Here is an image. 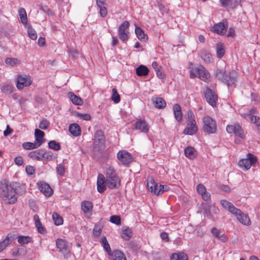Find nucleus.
I'll return each mask as SVG.
<instances>
[{
	"instance_id": "nucleus-17",
	"label": "nucleus",
	"mask_w": 260,
	"mask_h": 260,
	"mask_svg": "<svg viewBox=\"0 0 260 260\" xmlns=\"http://www.w3.org/2000/svg\"><path fill=\"white\" fill-rule=\"evenodd\" d=\"M237 81V77L233 73H227L222 80V82L225 83L229 87H235V82Z\"/></svg>"
},
{
	"instance_id": "nucleus-15",
	"label": "nucleus",
	"mask_w": 260,
	"mask_h": 260,
	"mask_svg": "<svg viewBox=\"0 0 260 260\" xmlns=\"http://www.w3.org/2000/svg\"><path fill=\"white\" fill-rule=\"evenodd\" d=\"M198 129L195 120H192L187 123V126L183 131V133L185 135H192L198 131Z\"/></svg>"
},
{
	"instance_id": "nucleus-55",
	"label": "nucleus",
	"mask_w": 260,
	"mask_h": 260,
	"mask_svg": "<svg viewBox=\"0 0 260 260\" xmlns=\"http://www.w3.org/2000/svg\"><path fill=\"white\" fill-rule=\"evenodd\" d=\"M197 192L201 195L206 191L205 187L202 184H200L197 186Z\"/></svg>"
},
{
	"instance_id": "nucleus-13",
	"label": "nucleus",
	"mask_w": 260,
	"mask_h": 260,
	"mask_svg": "<svg viewBox=\"0 0 260 260\" xmlns=\"http://www.w3.org/2000/svg\"><path fill=\"white\" fill-rule=\"evenodd\" d=\"M241 0H219L220 6L226 9H234L241 4Z\"/></svg>"
},
{
	"instance_id": "nucleus-60",
	"label": "nucleus",
	"mask_w": 260,
	"mask_h": 260,
	"mask_svg": "<svg viewBox=\"0 0 260 260\" xmlns=\"http://www.w3.org/2000/svg\"><path fill=\"white\" fill-rule=\"evenodd\" d=\"M202 199L205 201H211V194L207 191L202 195Z\"/></svg>"
},
{
	"instance_id": "nucleus-19",
	"label": "nucleus",
	"mask_w": 260,
	"mask_h": 260,
	"mask_svg": "<svg viewBox=\"0 0 260 260\" xmlns=\"http://www.w3.org/2000/svg\"><path fill=\"white\" fill-rule=\"evenodd\" d=\"M106 180L105 176L100 174L98 175L97 179V190L99 192L103 193L106 189Z\"/></svg>"
},
{
	"instance_id": "nucleus-30",
	"label": "nucleus",
	"mask_w": 260,
	"mask_h": 260,
	"mask_svg": "<svg viewBox=\"0 0 260 260\" xmlns=\"http://www.w3.org/2000/svg\"><path fill=\"white\" fill-rule=\"evenodd\" d=\"M56 244L59 251L65 252L67 250V242L62 239H57L56 241Z\"/></svg>"
},
{
	"instance_id": "nucleus-56",
	"label": "nucleus",
	"mask_w": 260,
	"mask_h": 260,
	"mask_svg": "<svg viewBox=\"0 0 260 260\" xmlns=\"http://www.w3.org/2000/svg\"><path fill=\"white\" fill-rule=\"evenodd\" d=\"M25 171L28 175H31L35 172V169L33 166H27L25 168Z\"/></svg>"
},
{
	"instance_id": "nucleus-1",
	"label": "nucleus",
	"mask_w": 260,
	"mask_h": 260,
	"mask_svg": "<svg viewBox=\"0 0 260 260\" xmlns=\"http://www.w3.org/2000/svg\"><path fill=\"white\" fill-rule=\"evenodd\" d=\"M16 184H10L6 179L0 181V197L7 204H14L17 201Z\"/></svg>"
},
{
	"instance_id": "nucleus-40",
	"label": "nucleus",
	"mask_w": 260,
	"mask_h": 260,
	"mask_svg": "<svg viewBox=\"0 0 260 260\" xmlns=\"http://www.w3.org/2000/svg\"><path fill=\"white\" fill-rule=\"evenodd\" d=\"M111 99L116 104L119 103L120 101V95L117 92V91L116 88L112 89V94Z\"/></svg>"
},
{
	"instance_id": "nucleus-53",
	"label": "nucleus",
	"mask_w": 260,
	"mask_h": 260,
	"mask_svg": "<svg viewBox=\"0 0 260 260\" xmlns=\"http://www.w3.org/2000/svg\"><path fill=\"white\" fill-rule=\"evenodd\" d=\"M49 124L50 122L48 120L44 119L40 123L39 127L42 129H47Z\"/></svg>"
},
{
	"instance_id": "nucleus-8",
	"label": "nucleus",
	"mask_w": 260,
	"mask_h": 260,
	"mask_svg": "<svg viewBox=\"0 0 260 260\" xmlns=\"http://www.w3.org/2000/svg\"><path fill=\"white\" fill-rule=\"evenodd\" d=\"M226 129L229 134L234 133L236 136L243 139L245 137V133L242 127L239 124L228 125Z\"/></svg>"
},
{
	"instance_id": "nucleus-18",
	"label": "nucleus",
	"mask_w": 260,
	"mask_h": 260,
	"mask_svg": "<svg viewBox=\"0 0 260 260\" xmlns=\"http://www.w3.org/2000/svg\"><path fill=\"white\" fill-rule=\"evenodd\" d=\"M39 189L46 197H50L53 193V190L46 182H41L38 184Z\"/></svg>"
},
{
	"instance_id": "nucleus-45",
	"label": "nucleus",
	"mask_w": 260,
	"mask_h": 260,
	"mask_svg": "<svg viewBox=\"0 0 260 260\" xmlns=\"http://www.w3.org/2000/svg\"><path fill=\"white\" fill-rule=\"evenodd\" d=\"M31 241L29 236H19L18 237V242L21 244H27Z\"/></svg>"
},
{
	"instance_id": "nucleus-5",
	"label": "nucleus",
	"mask_w": 260,
	"mask_h": 260,
	"mask_svg": "<svg viewBox=\"0 0 260 260\" xmlns=\"http://www.w3.org/2000/svg\"><path fill=\"white\" fill-rule=\"evenodd\" d=\"M203 131L207 134H215L217 130V124L215 120L209 116L203 118Z\"/></svg>"
},
{
	"instance_id": "nucleus-48",
	"label": "nucleus",
	"mask_w": 260,
	"mask_h": 260,
	"mask_svg": "<svg viewBox=\"0 0 260 260\" xmlns=\"http://www.w3.org/2000/svg\"><path fill=\"white\" fill-rule=\"evenodd\" d=\"M27 33L29 37L33 40H35L37 38V35L36 31L32 28L31 26H28Z\"/></svg>"
},
{
	"instance_id": "nucleus-34",
	"label": "nucleus",
	"mask_w": 260,
	"mask_h": 260,
	"mask_svg": "<svg viewBox=\"0 0 260 260\" xmlns=\"http://www.w3.org/2000/svg\"><path fill=\"white\" fill-rule=\"evenodd\" d=\"M148 72V69L144 65H140L136 69V73L139 76H146Z\"/></svg>"
},
{
	"instance_id": "nucleus-43",
	"label": "nucleus",
	"mask_w": 260,
	"mask_h": 260,
	"mask_svg": "<svg viewBox=\"0 0 260 260\" xmlns=\"http://www.w3.org/2000/svg\"><path fill=\"white\" fill-rule=\"evenodd\" d=\"M122 238L125 240H129L132 237V231L131 229L127 228L123 231Z\"/></svg>"
},
{
	"instance_id": "nucleus-24",
	"label": "nucleus",
	"mask_w": 260,
	"mask_h": 260,
	"mask_svg": "<svg viewBox=\"0 0 260 260\" xmlns=\"http://www.w3.org/2000/svg\"><path fill=\"white\" fill-rule=\"evenodd\" d=\"M69 130L71 134L75 137H77L81 135V128L79 124L77 123L71 124L69 127Z\"/></svg>"
},
{
	"instance_id": "nucleus-33",
	"label": "nucleus",
	"mask_w": 260,
	"mask_h": 260,
	"mask_svg": "<svg viewBox=\"0 0 260 260\" xmlns=\"http://www.w3.org/2000/svg\"><path fill=\"white\" fill-rule=\"evenodd\" d=\"M43 160H46L48 161H51L52 160H54L57 158V154L53 153L51 151H45L43 150Z\"/></svg>"
},
{
	"instance_id": "nucleus-39",
	"label": "nucleus",
	"mask_w": 260,
	"mask_h": 260,
	"mask_svg": "<svg viewBox=\"0 0 260 260\" xmlns=\"http://www.w3.org/2000/svg\"><path fill=\"white\" fill-rule=\"evenodd\" d=\"M13 87L12 85L4 84L1 87V90L3 92L6 94H10L13 91Z\"/></svg>"
},
{
	"instance_id": "nucleus-27",
	"label": "nucleus",
	"mask_w": 260,
	"mask_h": 260,
	"mask_svg": "<svg viewBox=\"0 0 260 260\" xmlns=\"http://www.w3.org/2000/svg\"><path fill=\"white\" fill-rule=\"evenodd\" d=\"M135 33L138 39L141 41L146 42L148 40L147 35H146L143 30L140 27L136 26Z\"/></svg>"
},
{
	"instance_id": "nucleus-29",
	"label": "nucleus",
	"mask_w": 260,
	"mask_h": 260,
	"mask_svg": "<svg viewBox=\"0 0 260 260\" xmlns=\"http://www.w3.org/2000/svg\"><path fill=\"white\" fill-rule=\"evenodd\" d=\"M100 242L103 246L104 249L107 251L109 255H113L110 246L108 242L106 237H103L100 240Z\"/></svg>"
},
{
	"instance_id": "nucleus-50",
	"label": "nucleus",
	"mask_w": 260,
	"mask_h": 260,
	"mask_svg": "<svg viewBox=\"0 0 260 260\" xmlns=\"http://www.w3.org/2000/svg\"><path fill=\"white\" fill-rule=\"evenodd\" d=\"M110 221L115 224L119 225L121 223V219L119 216L112 215L110 217Z\"/></svg>"
},
{
	"instance_id": "nucleus-47",
	"label": "nucleus",
	"mask_w": 260,
	"mask_h": 260,
	"mask_svg": "<svg viewBox=\"0 0 260 260\" xmlns=\"http://www.w3.org/2000/svg\"><path fill=\"white\" fill-rule=\"evenodd\" d=\"M5 62L7 64L10 65L11 66H14L20 63V61L16 58H7L5 60Z\"/></svg>"
},
{
	"instance_id": "nucleus-25",
	"label": "nucleus",
	"mask_w": 260,
	"mask_h": 260,
	"mask_svg": "<svg viewBox=\"0 0 260 260\" xmlns=\"http://www.w3.org/2000/svg\"><path fill=\"white\" fill-rule=\"evenodd\" d=\"M173 112L175 119L180 122L182 118V114L181 112V108L180 106L176 104L173 106Z\"/></svg>"
},
{
	"instance_id": "nucleus-3",
	"label": "nucleus",
	"mask_w": 260,
	"mask_h": 260,
	"mask_svg": "<svg viewBox=\"0 0 260 260\" xmlns=\"http://www.w3.org/2000/svg\"><path fill=\"white\" fill-rule=\"evenodd\" d=\"M105 179L106 186L110 189L118 188L120 185V180L114 169L109 167L106 169Z\"/></svg>"
},
{
	"instance_id": "nucleus-14",
	"label": "nucleus",
	"mask_w": 260,
	"mask_h": 260,
	"mask_svg": "<svg viewBox=\"0 0 260 260\" xmlns=\"http://www.w3.org/2000/svg\"><path fill=\"white\" fill-rule=\"evenodd\" d=\"M117 157L124 165H127L132 161L131 154L125 150L119 151Z\"/></svg>"
},
{
	"instance_id": "nucleus-2",
	"label": "nucleus",
	"mask_w": 260,
	"mask_h": 260,
	"mask_svg": "<svg viewBox=\"0 0 260 260\" xmlns=\"http://www.w3.org/2000/svg\"><path fill=\"white\" fill-rule=\"evenodd\" d=\"M220 204L224 209L234 215L242 224L245 225L250 224L251 222L248 216L236 208L232 203L226 200H222L220 201Z\"/></svg>"
},
{
	"instance_id": "nucleus-37",
	"label": "nucleus",
	"mask_w": 260,
	"mask_h": 260,
	"mask_svg": "<svg viewBox=\"0 0 260 260\" xmlns=\"http://www.w3.org/2000/svg\"><path fill=\"white\" fill-rule=\"evenodd\" d=\"M22 147L24 149L31 150L37 148L39 147V146L37 145V144L36 142H24L22 144Z\"/></svg>"
},
{
	"instance_id": "nucleus-12",
	"label": "nucleus",
	"mask_w": 260,
	"mask_h": 260,
	"mask_svg": "<svg viewBox=\"0 0 260 260\" xmlns=\"http://www.w3.org/2000/svg\"><path fill=\"white\" fill-rule=\"evenodd\" d=\"M195 71L198 75L199 78L206 82L210 81V75L207 70L201 65H199L195 68Z\"/></svg>"
},
{
	"instance_id": "nucleus-59",
	"label": "nucleus",
	"mask_w": 260,
	"mask_h": 260,
	"mask_svg": "<svg viewBox=\"0 0 260 260\" xmlns=\"http://www.w3.org/2000/svg\"><path fill=\"white\" fill-rule=\"evenodd\" d=\"M36 228L38 232L41 234H45L46 233V230L44 226H43L41 222H40V225H36Z\"/></svg>"
},
{
	"instance_id": "nucleus-41",
	"label": "nucleus",
	"mask_w": 260,
	"mask_h": 260,
	"mask_svg": "<svg viewBox=\"0 0 260 260\" xmlns=\"http://www.w3.org/2000/svg\"><path fill=\"white\" fill-rule=\"evenodd\" d=\"M52 218L55 225H59L62 224L63 219L57 213H54L52 215Z\"/></svg>"
},
{
	"instance_id": "nucleus-22",
	"label": "nucleus",
	"mask_w": 260,
	"mask_h": 260,
	"mask_svg": "<svg viewBox=\"0 0 260 260\" xmlns=\"http://www.w3.org/2000/svg\"><path fill=\"white\" fill-rule=\"evenodd\" d=\"M44 133L39 129H36L35 131V142L39 147L44 143Z\"/></svg>"
},
{
	"instance_id": "nucleus-21",
	"label": "nucleus",
	"mask_w": 260,
	"mask_h": 260,
	"mask_svg": "<svg viewBox=\"0 0 260 260\" xmlns=\"http://www.w3.org/2000/svg\"><path fill=\"white\" fill-rule=\"evenodd\" d=\"M152 102L154 106L158 109H164L166 106V102L160 97H153Z\"/></svg>"
},
{
	"instance_id": "nucleus-31",
	"label": "nucleus",
	"mask_w": 260,
	"mask_h": 260,
	"mask_svg": "<svg viewBox=\"0 0 260 260\" xmlns=\"http://www.w3.org/2000/svg\"><path fill=\"white\" fill-rule=\"evenodd\" d=\"M68 96L74 104L76 105H81L82 104L83 102L82 99L75 95L73 92H69L68 93Z\"/></svg>"
},
{
	"instance_id": "nucleus-20",
	"label": "nucleus",
	"mask_w": 260,
	"mask_h": 260,
	"mask_svg": "<svg viewBox=\"0 0 260 260\" xmlns=\"http://www.w3.org/2000/svg\"><path fill=\"white\" fill-rule=\"evenodd\" d=\"M200 55L202 59L207 63H210L213 61L212 54L207 50L202 49L200 51Z\"/></svg>"
},
{
	"instance_id": "nucleus-32",
	"label": "nucleus",
	"mask_w": 260,
	"mask_h": 260,
	"mask_svg": "<svg viewBox=\"0 0 260 260\" xmlns=\"http://www.w3.org/2000/svg\"><path fill=\"white\" fill-rule=\"evenodd\" d=\"M184 154L189 159H193L196 157V150L191 146H188L184 149Z\"/></svg>"
},
{
	"instance_id": "nucleus-36",
	"label": "nucleus",
	"mask_w": 260,
	"mask_h": 260,
	"mask_svg": "<svg viewBox=\"0 0 260 260\" xmlns=\"http://www.w3.org/2000/svg\"><path fill=\"white\" fill-rule=\"evenodd\" d=\"M113 255H111L113 257L114 260H126V258L121 251L120 250H115L113 252H112Z\"/></svg>"
},
{
	"instance_id": "nucleus-52",
	"label": "nucleus",
	"mask_w": 260,
	"mask_h": 260,
	"mask_svg": "<svg viewBox=\"0 0 260 260\" xmlns=\"http://www.w3.org/2000/svg\"><path fill=\"white\" fill-rule=\"evenodd\" d=\"M65 172L64 166L62 164H59L56 167V172L60 176H63Z\"/></svg>"
},
{
	"instance_id": "nucleus-35",
	"label": "nucleus",
	"mask_w": 260,
	"mask_h": 260,
	"mask_svg": "<svg viewBox=\"0 0 260 260\" xmlns=\"http://www.w3.org/2000/svg\"><path fill=\"white\" fill-rule=\"evenodd\" d=\"M225 50L223 44L219 42L216 45V54L219 58H221L224 55Z\"/></svg>"
},
{
	"instance_id": "nucleus-23",
	"label": "nucleus",
	"mask_w": 260,
	"mask_h": 260,
	"mask_svg": "<svg viewBox=\"0 0 260 260\" xmlns=\"http://www.w3.org/2000/svg\"><path fill=\"white\" fill-rule=\"evenodd\" d=\"M43 149H39L34 151L30 152L28 153V156L29 157L31 158L34 160L39 161L43 160Z\"/></svg>"
},
{
	"instance_id": "nucleus-9",
	"label": "nucleus",
	"mask_w": 260,
	"mask_h": 260,
	"mask_svg": "<svg viewBox=\"0 0 260 260\" xmlns=\"http://www.w3.org/2000/svg\"><path fill=\"white\" fill-rule=\"evenodd\" d=\"M32 81L31 78L29 76L19 75L17 79V88L19 90H21L24 87H27L31 85Z\"/></svg>"
},
{
	"instance_id": "nucleus-6",
	"label": "nucleus",
	"mask_w": 260,
	"mask_h": 260,
	"mask_svg": "<svg viewBox=\"0 0 260 260\" xmlns=\"http://www.w3.org/2000/svg\"><path fill=\"white\" fill-rule=\"evenodd\" d=\"M256 160L257 158L255 156L251 153H248L246 158L242 159L239 160L238 165L240 168L247 170L256 163Z\"/></svg>"
},
{
	"instance_id": "nucleus-54",
	"label": "nucleus",
	"mask_w": 260,
	"mask_h": 260,
	"mask_svg": "<svg viewBox=\"0 0 260 260\" xmlns=\"http://www.w3.org/2000/svg\"><path fill=\"white\" fill-rule=\"evenodd\" d=\"M211 233L213 237L218 239L222 234L221 231L216 228H213L211 230Z\"/></svg>"
},
{
	"instance_id": "nucleus-44",
	"label": "nucleus",
	"mask_w": 260,
	"mask_h": 260,
	"mask_svg": "<svg viewBox=\"0 0 260 260\" xmlns=\"http://www.w3.org/2000/svg\"><path fill=\"white\" fill-rule=\"evenodd\" d=\"M227 73L225 72L224 69H217L216 71V77L221 81L224 79V77Z\"/></svg>"
},
{
	"instance_id": "nucleus-7",
	"label": "nucleus",
	"mask_w": 260,
	"mask_h": 260,
	"mask_svg": "<svg viewBox=\"0 0 260 260\" xmlns=\"http://www.w3.org/2000/svg\"><path fill=\"white\" fill-rule=\"evenodd\" d=\"M204 96L207 103L213 107L216 105L217 95L211 89L207 87L204 91Z\"/></svg>"
},
{
	"instance_id": "nucleus-26",
	"label": "nucleus",
	"mask_w": 260,
	"mask_h": 260,
	"mask_svg": "<svg viewBox=\"0 0 260 260\" xmlns=\"http://www.w3.org/2000/svg\"><path fill=\"white\" fill-rule=\"evenodd\" d=\"M106 0H96V4L100 8V14L102 17H105L107 14V10L105 6Z\"/></svg>"
},
{
	"instance_id": "nucleus-49",
	"label": "nucleus",
	"mask_w": 260,
	"mask_h": 260,
	"mask_svg": "<svg viewBox=\"0 0 260 260\" xmlns=\"http://www.w3.org/2000/svg\"><path fill=\"white\" fill-rule=\"evenodd\" d=\"M251 121L255 124V125L257 127V129L260 133V118L256 116H251Z\"/></svg>"
},
{
	"instance_id": "nucleus-57",
	"label": "nucleus",
	"mask_w": 260,
	"mask_h": 260,
	"mask_svg": "<svg viewBox=\"0 0 260 260\" xmlns=\"http://www.w3.org/2000/svg\"><path fill=\"white\" fill-rule=\"evenodd\" d=\"M14 162L16 165L20 166L22 165L24 161L22 157L18 156L14 158Z\"/></svg>"
},
{
	"instance_id": "nucleus-4",
	"label": "nucleus",
	"mask_w": 260,
	"mask_h": 260,
	"mask_svg": "<svg viewBox=\"0 0 260 260\" xmlns=\"http://www.w3.org/2000/svg\"><path fill=\"white\" fill-rule=\"evenodd\" d=\"M105 136L101 130L97 131L94 134L93 152L95 155L101 154L104 149Z\"/></svg>"
},
{
	"instance_id": "nucleus-51",
	"label": "nucleus",
	"mask_w": 260,
	"mask_h": 260,
	"mask_svg": "<svg viewBox=\"0 0 260 260\" xmlns=\"http://www.w3.org/2000/svg\"><path fill=\"white\" fill-rule=\"evenodd\" d=\"M16 238V235L14 233H9L5 240L10 244L13 240Z\"/></svg>"
},
{
	"instance_id": "nucleus-16",
	"label": "nucleus",
	"mask_w": 260,
	"mask_h": 260,
	"mask_svg": "<svg viewBox=\"0 0 260 260\" xmlns=\"http://www.w3.org/2000/svg\"><path fill=\"white\" fill-rule=\"evenodd\" d=\"M135 128L144 133H147L149 131L148 124L144 119H140L134 124Z\"/></svg>"
},
{
	"instance_id": "nucleus-38",
	"label": "nucleus",
	"mask_w": 260,
	"mask_h": 260,
	"mask_svg": "<svg viewBox=\"0 0 260 260\" xmlns=\"http://www.w3.org/2000/svg\"><path fill=\"white\" fill-rule=\"evenodd\" d=\"M19 15L21 22L23 24H26L27 21V18L26 16V11L24 8H20L19 9Z\"/></svg>"
},
{
	"instance_id": "nucleus-42",
	"label": "nucleus",
	"mask_w": 260,
	"mask_h": 260,
	"mask_svg": "<svg viewBox=\"0 0 260 260\" xmlns=\"http://www.w3.org/2000/svg\"><path fill=\"white\" fill-rule=\"evenodd\" d=\"M48 147L49 148L58 151L60 149V145L55 141L52 140L49 142Z\"/></svg>"
},
{
	"instance_id": "nucleus-58",
	"label": "nucleus",
	"mask_w": 260,
	"mask_h": 260,
	"mask_svg": "<svg viewBox=\"0 0 260 260\" xmlns=\"http://www.w3.org/2000/svg\"><path fill=\"white\" fill-rule=\"evenodd\" d=\"M68 52L70 55L74 58H76L78 57L79 53L78 50L75 49H69Z\"/></svg>"
},
{
	"instance_id": "nucleus-61",
	"label": "nucleus",
	"mask_w": 260,
	"mask_h": 260,
	"mask_svg": "<svg viewBox=\"0 0 260 260\" xmlns=\"http://www.w3.org/2000/svg\"><path fill=\"white\" fill-rule=\"evenodd\" d=\"M156 182H154V181L151 179V180L148 181L147 182V187L150 191H152L153 186H154Z\"/></svg>"
},
{
	"instance_id": "nucleus-11",
	"label": "nucleus",
	"mask_w": 260,
	"mask_h": 260,
	"mask_svg": "<svg viewBox=\"0 0 260 260\" xmlns=\"http://www.w3.org/2000/svg\"><path fill=\"white\" fill-rule=\"evenodd\" d=\"M228 22L226 19H224L222 22L215 24L212 28V31L217 34L223 35L225 34L228 27Z\"/></svg>"
},
{
	"instance_id": "nucleus-46",
	"label": "nucleus",
	"mask_w": 260,
	"mask_h": 260,
	"mask_svg": "<svg viewBox=\"0 0 260 260\" xmlns=\"http://www.w3.org/2000/svg\"><path fill=\"white\" fill-rule=\"evenodd\" d=\"M161 184L156 183L154 186H153L151 192L154 193L155 195L158 196L163 193V191L161 190Z\"/></svg>"
},
{
	"instance_id": "nucleus-63",
	"label": "nucleus",
	"mask_w": 260,
	"mask_h": 260,
	"mask_svg": "<svg viewBox=\"0 0 260 260\" xmlns=\"http://www.w3.org/2000/svg\"><path fill=\"white\" fill-rule=\"evenodd\" d=\"M78 116L81 118L85 120H89L91 118L90 115L88 114H79Z\"/></svg>"
},
{
	"instance_id": "nucleus-10",
	"label": "nucleus",
	"mask_w": 260,
	"mask_h": 260,
	"mask_svg": "<svg viewBox=\"0 0 260 260\" xmlns=\"http://www.w3.org/2000/svg\"><path fill=\"white\" fill-rule=\"evenodd\" d=\"M129 23L125 21L118 27V36L120 39L123 42L126 41L128 38V32L125 31L128 28Z\"/></svg>"
},
{
	"instance_id": "nucleus-62",
	"label": "nucleus",
	"mask_w": 260,
	"mask_h": 260,
	"mask_svg": "<svg viewBox=\"0 0 260 260\" xmlns=\"http://www.w3.org/2000/svg\"><path fill=\"white\" fill-rule=\"evenodd\" d=\"M8 245H9L5 239L0 242V252L2 251Z\"/></svg>"
},
{
	"instance_id": "nucleus-28",
	"label": "nucleus",
	"mask_w": 260,
	"mask_h": 260,
	"mask_svg": "<svg viewBox=\"0 0 260 260\" xmlns=\"http://www.w3.org/2000/svg\"><path fill=\"white\" fill-rule=\"evenodd\" d=\"M93 205L92 202L88 201H84L81 203V208L84 213H88L92 210Z\"/></svg>"
},
{
	"instance_id": "nucleus-64",
	"label": "nucleus",
	"mask_w": 260,
	"mask_h": 260,
	"mask_svg": "<svg viewBox=\"0 0 260 260\" xmlns=\"http://www.w3.org/2000/svg\"><path fill=\"white\" fill-rule=\"evenodd\" d=\"M161 238L166 241V242H168L169 241V238L168 237V234L166 232H162L160 234Z\"/></svg>"
}]
</instances>
